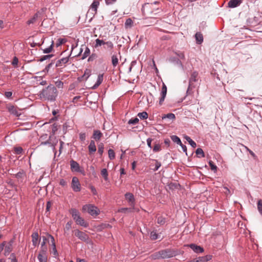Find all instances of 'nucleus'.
<instances>
[{
	"label": "nucleus",
	"mask_w": 262,
	"mask_h": 262,
	"mask_svg": "<svg viewBox=\"0 0 262 262\" xmlns=\"http://www.w3.org/2000/svg\"><path fill=\"white\" fill-rule=\"evenodd\" d=\"M99 5V2L98 0H94L91 5L89 12L90 11H93L92 13L95 14L97 13V8L98 7Z\"/></svg>",
	"instance_id": "10"
},
{
	"label": "nucleus",
	"mask_w": 262,
	"mask_h": 262,
	"mask_svg": "<svg viewBox=\"0 0 262 262\" xmlns=\"http://www.w3.org/2000/svg\"><path fill=\"white\" fill-rule=\"evenodd\" d=\"M71 187L75 192H79L81 190V185L78 179L74 177L72 178Z\"/></svg>",
	"instance_id": "7"
},
{
	"label": "nucleus",
	"mask_w": 262,
	"mask_h": 262,
	"mask_svg": "<svg viewBox=\"0 0 262 262\" xmlns=\"http://www.w3.org/2000/svg\"><path fill=\"white\" fill-rule=\"evenodd\" d=\"M47 250L48 248L47 246H41V249L39 254L47 255Z\"/></svg>",
	"instance_id": "39"
},
{
	"label": "nucleus",
	"mask_w": 262,
	"mask_h": 262,
	"mask_svg": "<svg viewBox=\"0 0 262 262\" xmlns=\"http://www.w3.org/2000/svg\"><path fill=\"white\" fill-rule=\"evenodd\" d=\"M101 174L104 177V179H105V180H107L108 173H107V171L106 169H105V168L102 169L101 171Z\"/></svg>",
	"instance_id": "37"
},
{
	"label": "nucleus",
	"mask_w": 262,
	"mask_h": 262,
	"mask_svg": "<svg viewBox=\"0 0 262 262\" xmlns=\"http://www.w3.org/2000/svg\"><path fill=\"white\" fill-rule=\"evenodd\" d=\"M51 246L52 247L53 254L55 255H57L58 254V252H57V251L56 248V245L55 244H52Z\"/></svg>",
	"instance_id": "56"
},
{
	"label": "nucleus",
	"mask_w": 262,
	"mask_h": 262,
	"mask_svg": "<svg viewBox=\"0 0 262 262\" xmlns=\"http://www.w3.org/2000/svg\"><path fill=\"white\" fill-rule=\"evenodd\" d=\"M200 262H206L210 260L212 258V256L208 255L205 256L198 257Z\"/></svg>",
	"instance_id": "24"
},
{
	"label": "nucleus",
	"mask_w": 262,
	"mask_h": 262,
	"mask_svg": "<svg viewBox=\"0 0 262 262\" xmlns=\"http://www.w3.org/2000/svg\"><path fill=\"white\" fill-rule=\"evenodd\" d=\"M154 161L155 162V168L153 169V170H154V171H156L158 170V169L160 167V166H161V164L160 162H159V161H158L156 160H155Z\"/></svg>",
	"instance_id": "46"
},
{
	"label": "nucleus",
	"mask_w": 262,
	"mask_h": 262,
	"mask_svg": "<svg viewBox=\"0 0 262 262\" xmlns=\"http://www.w3.org/2000/svg\"><path fill=\"white\" fill-rule=\"evenodd\" d=\"M12 249V242H10L8 243L7 245L5 244V247L4 248V255L5 256H8L10 253L11 252Z\"/></svg>",
	"instance_id": "14"
},
{
	"label": "nucleus",
	"mask_w": 262,
	"mask_h": 262,
	"mask_svg": "<svg viewBox=\"0 0 262 262\" xmlns=\"http://www.w3.org/2000/svg\"><path fill=\"white\" fill-rule=\"evenodd\" d=\"M108 157L111 160H113L115 158V154L114 151L113 149H110L108 151Z\"/></svg>",
	"instance_id": "40"
},
{
	"label": "nucleus",
	"mask_w": 262,
	"mask_h": 262,
	"mask_svg": "<svg viewBox=\"0 0 262 262\" xmlns=\"http://www.w3.org/2000/svg\"><path fill=\"white\" fill-rule=\"evenodd\" d=\"M104 145L103 143H100L98 145V152L100 155H102L103 152Z\"/></svg>",
	"instance_id": "42"
},
{
	"label": "nucleus",
	"mask_w": 262,
	"mask_h": 262,
	"mask_svg": "<svg viewBox=\"0 0 262 262\" xmlns=\"http://www.w3.org/2000/svg\"><path fill=\"white\" fill-rule=\"evenodd\" d=\"M157 223L160 225H163L165 223V219L163 217L160 216L157 219Z\"/></svg>",
	"instance_id": "47"
},
{
	"label": "nucleus",
	"mask_w": 262,
	"mask_h": 262,
	"mask_svg": "<svg viewBox=\"0 0 262 262\" xmlns=\"http://www.w3.org/2000/svg\"><path fill=\"white\" fill-rule=\"evenodd\" d=\"M198 73L196 72H193L191 74L189 80V85L188 89L186 91V94L187 95L190 94V91L194 88L196 86L195 83L198 80Z\"/></svg>",
	"instance_id": "4"
},
{
	"label": "nucleus",
	"mask_w": 262,
	"mask_h": 262,
	"mask_svg": "<svg viewBox=\"0 0 262 262\" xmlns=\"http://www.w3.org/2000/svg\"><path fill=\"white\" fill-rule=\"evenodd\" d=\"M139 122V119L138 118H134L130 119L128 123L129 124H136Z\"/></svg>",
	"instance_id": "44"
},
{
	"label": "nucleus",
	"mask_w": 262,
	"mask_h": 262,
	"mask_svg": "<svg viewBox=\"0 0 262 262\" xmlns=\"http://www.w3.org/2000/svg\"><path fill=\"white\" fill-rule=\"evenodd\" d=\"M138 116L141 119H145L148 117V114L146 112H143L142 113H139L138 114Z\"/></svg>",
	"instance_id": "35"
},
{
	"label": "nucleus",
	"mask_w": 262,
	"mask_h": 262,
	"mask_svg": "<svg viewBox=\"0 0 262 262\" xmlns=\"http://www.w3.org/2000/svg\"><path fill=\"white\" fill-rule=\"evenodd\" d=\"M38 16V13H36L32 18H31L30 19H29L28 21H27V24L28 25H30L31 24H33L35 21L37 19V17Z\"/></svg>",
	"instance_id": "33"
},
{
	"label": "nucleus",
	"mask_w": 262,
	"mask_h": 262,
	"mask_svg": "<svg viewBox=\"0 0 262 262\" xmlns=\"http://www.w3.org/2000/svg\"><path fill=\"white\" fill-rule=\"evenodd\" d=\"M176 54L180 59H184L185 55L183 52L178 51L176 52Z\"/></svg>",
	"instance_id": "51"
},
{
	"label": "nucleus",
	"mask_w": 262,
	"mask_h": 262,
	"mask_svg": "<svg viewBox=\"0 0 262 262\" xmlns=\"http://www.w3.org/2000/svg\"><path fill=\"white\" fill-rule=\"evenodd\" d=\"M90 54V50L89 49V48L86 47L84 52L83 54L82 55V58L83 59L85 58L89 55Z\"/></svg>",
	"instance_id": "43"
},
{
	"label": "nucleus",
	"mask_w": 262,
	"mask_h": 262,
	"mask_svg": "<svg viewBox=\"0 0 262 262\" xmlns=\"http://www.w3.org/2000/svg\"><path fill=\"white\" fill-rule=\"evenodd\" d=\"M75 235L79 239L82 241H84L86 243H89L90 242V239L88 235H87L85 233L83 232H82L79 230H76L75 231Z\"/></svg>",
	"instance_id": "8"
},
{
	"label": "nucleus",
	"mask_w": 262,
	"mask_h": 262,
	"mask_svg": "<svg viewBox=\"0 0 262 262\" xmlns=\"http://www.w3.org/2000/svg\"><path fill=\"white\" fill-rule=\"evenodd\" d=\"M189 247L193 251L198 253H202L204 251V249L202 247L193 244L190 245Z\"/></svg>",
	"instance_id": "12"
},
{
	"label": "nucleus",
	"mask_w": 262,
	"mask_h": 262,
	"mask_svg": "<svg viewBox=\"0 0 262 262\" xmlns=\"http://www.w3.org/2000/svg\"><path fill=\"white\" fill-rule=\"evenodd\" d=\"M53 55H44L42 57H41L40 59H39V61H45L48 59H49L50 58H51V57H52Z\"/></svg>",
	"instance_id": "49"
},
{
	"label": "nucleus",
	"mask_w": 262,
	"mask_h": 262,
	"mask_svg": "<svg viewBox=\"0 0 262 262\" xmlns=\"http://www.w3.org/2000/svg\"><path fill=\"white\" fill-rule=\"evenodd\" d=\"M165 96H161V97L160 98L159 102L160 105H162V104L165 100Z\"/></svg>",
	"instance_id": "59"
},
{
	"label": "nucleus",
	"mask_w": 262,
	"mask_h": 262,
	"mask_svg": "<svg viewBox=\"0 0 262 262\" xmlns=\"http://www.w3.org/2000/svg\"><path fill=\"white\" fill-rule=\"evenodd\" d=\"M47 241V237L45 236H43L42 237V242L41 244V246H46L45 245H46Z\"/></svg>",
	"instance_id": "63"
},
{
	"label": "nucleus",
	"mask_w": 262,
	"mask_h": 262,
	"mask_svg": "<svg viewBox=\"0 0 262 262\" xmlns=\"http://www.w3.org/2000/svg\"><path fill=\"white\" fill-rule=\"evenodd\" d=\"M112 63L113 67H115L118 63V58L116 55H113L111 57Z\"/></svg>",
	"instance_id": "26"
},
{
	"label": "nucleus",
	"mask_w": 262,
	"mask_h": 262,
	"mask_svg": "<svg viewBox=\"0 0 262 262\" xmlns=\"http://www.w3.org/2000/svg\"><path fill=\"white\" fill-rule=\"evenodd\" d=\"M88 148L90 154H93L96 151V147L94 140L91 141Z\"/></svg>",
	"instance_id": "18"
},
{
	"label": "nucleus",
	"mask_w": 262,
	"mask_h": 262,
	"mask_svg": "<svg viewBox=\"0 0 262 262\" xmlns=\"http://www.w3.org/2000/svg\"><path fill=\"white\" fill-rule=\"evenodd\" d=\"M71 213L72 217L77 225L84 227H87L88 226V223H87L80 216L79 212L77 209H72L71 210Z\"/></svg>",
	"instance_id": "3"
},
{
	"label": "nucleus",
	"mask_w": 262,
	"mask_h": 262,
	"mask_svg": "<svg viewBox=\"0 0 262 262\" xmlns=\"http://www.w3.org/2000/svg\"><path fill=\"white\" fill-rule=\"evenodd\" d=\"M171 139L173 142H175L179 145H181L182 142H181L180 139L177 136H176V135L171 136Z\"/></svg>",
	"instance_id": "30"
},
{
	"label": "nucleus",
	"mask_w": 262,
	"mask_h": 262,
	"mask_svg": "<svg viewBox=\"0 0 262 262\" xmlns=\"http://www.w3.org/2000/svg\"><path fill=\"white\" fill-rule=\"evenodd\" d=\"M70 166L72 171L79 172L84 174V170L81 169L79 164L75 161H70Z\"/></svg>",
	"instance_id": "9"
},
{
	"label": "nucleus",
	"mask_w": 262,
	"mask_h": 262,
	"mask_svg": "<svg viewBox=\"0 0 262 262\" xmlns=\"http://www.w3.org/2000/svg\"><path fill=\"white\" fill-rule=\"evenodd\" d=\"M32 241L33 245L34 246H37L38 245L39 242H38V237L39 235L37 232H34L32 233Z\"/></svg>",
	"instance_id": "13"
},
{
	"label": "nucleus",
	"mask_w": 262,
	"mask_h": 262,
	"mask_svg": "<svg viewBox=\"0 0 262 262\" xmlns=\"http://www.w3.org/2000/svg\"><path fill=\"white\" fill-rule=\"evenodd\" d=\"M241 3V0H230L228 2V7L230 8H235L239 6Z\"/></svg>",
	"instance_id": "17"
},
{
	"label": "nucleus",
	"mask_w": 262,
	"mask_h": 262,
	"mask_svg": "<svg viewBox=\"0 0 262 262\" xmlns=\"http://www.w3.org/2000/svg\"><path fill=\"white\" fill-rule=\"evenodd\" d=\"M97 57V55L96 54H93L92 55H91L89 59H88V61H93L94 59H95Z\"/></svg>",
	"instance_id": "58"
},
{
	"label": "nucleus",
	"mask_w": 262,
	"mask_h": 262,
	"mask_svg": "<svg viewBox=\"0 0 262 262\" xmlns=\"http://www.w3.org/2000/svg\"><path fill=\"white\" fill-rule=\"evenodd\" d=\"M184 138L189 143V144L192 146V147L195 148L196 146V144L190 138V137H189L188 136H185Z\"/></svg>",
	"instance_id": "21"
},
{
	"label": "nucleus",
	"mask_w": 262,
	"mask_h": 262,
	"mask_svg": "<svg viewBox=\"0 0 262 262\" xmlns=\"http://www.w3.org/2000/svg\"><path fill=\"white\" fill-rule=\"evenodd\" d=\"M83 211H87L91 215H97L99 214L98 208L92 205H85L83 206Z\"/></svg>",
	"instance_id": "6"
},
{
	"label": "nucleus",
	"mask_w": 262,
	"mask_h": 262,
	"mask_svg": "<svg viewBox=\"0 0 262 262\" xmlns=\"http://www.w3.org/2000/svg\"><path fill=\"white\" fill-rule=\"evenodd\" d=\"M58 95V91L55 86L50 84L39 92L38 96L43 100L51 102L55 101Z\"/></svg>",
	"instance_id": "1"
},
{
	"label": "nucleus",
	"mask_w": 262,
	"mask_h": 262,
	"mask_svg": "<svg viewBox=\"0 0 262 262\" xmlns=\"http://www.w3.org/2000/svg\"><path fill=\"white\" fill-rule=\"evenodd\" d=\"M59 184L62 186H65L67 184V182L63 179H61L60 180Z\"/></svg>",
	"instance_id": "61"
},
{
	"label": "nucleus",
	"mask_w": 262,
	"mask_h": 262,
	"mask_svg": "<svg viewBox=\"0 0 262 262\" xmlns=\"http://www.w3.org/2000/svg\"><path fill=\"white\" fill-rule=\"evenodd\" d=\"M65 39L64 38H59L58 39L57 42L56 43V47H59L63 43L65 42Z\"/></svg>",
	"instance_id": "48"
},
{
	"label": "nucleus",
	"mask_w": 262,
	"mask_h": 262,
	"mask_svg": "<svg viewBox=\"0 0 262 262\" xmlns=\"http://www.w3.org/2000/svg\"><path fill=\"white\" fill-rule=\"evenodd\" d=\"M125 199L128 201V202L129 203V205L131 206V208H122L121 211V212H125L126 211H132V210L134 208V205H135V198L134 195L129 192L126 193L125 194Z\"/></svg>",
	"instance_id": "5"
},
{
	"label": "nucleus",
	"mask_w": 262,
	"mask_h": 262,
	"mask_svg": "<svg viewBox=\"0 0 262 262\" xmlns=\"http://www.w3.org/2000/svg\"><path fill=\"white\" fill-rule=\"evenodd\" d=\"M9 259H11V262H17L15 255L14 253H12L11 254Z\"/></svg>",
	"instance_id": "52"
},
{
	"label": "nucleus",
	"mask_w": 262,
	"mask_h": 262,
	"mask_svg": "<svg viewBox=\"0 0 262 262\" xmlns=\"http://www.w3.org/2000/svg\"><path fill=\"white\" fill-rule=\"evenodd\" d=\"M257 209L259 213L262 215V200H259L257 202Z\"/></svg>",
	"instance_id": "41"
},
{
	"label": "nucleus",
	"mask_w": 262,
	"mask_h": 262,
	"mask_svg": "<svg viewBox=\"0 0 262 262\" xmlns=\"http://www.w3.org/2000/svg\"><path fill=\"white\" fill-rule=\"evenodd\" d=\"M209 165L210 168L212 170L214 171V172L216 171L217 166L215 165H214L211 161H210L209 162Z\"/></svg>",
	"instance_id": "45"
},
{
	"label": "nucleus",
	"mask_w": 262,
	"mask_h": 262,
	"mask_svg": "<svg viewBox=\"0 0 262 262\" xmlns=\"http://www.w3.org/2000/svg\"><path fill=\"white\" fill-rule=\"evenodd\" d=\"M196 155L199 158H202L205 157L204 152L203 149L201 148H198L195 151Z\"/></svg>",
	"instance_id": "29"
},
{
	"label": "nucleus",
	"mask_w": 262,
	"mask_h": 262,
	"mask_svg": "<svg viewBox=\"0 0 262 262\" xmlns=\"http://www.w3.org/2000/svg\"><path fill=\"white\" fill-rule=\"evenodd\" d=\"M246 149L249 151V152L250 153V154L253 157V158H256V156L255 155V154L250 149H249L246 146H245Z\"/></svg>",
	"instance_id": "57"
},
{
	"label": "nucleus",
	"mask_w": 262,
	"mask_h": 262,
	"mask_svg": "<svg viewBox=\"0 0 262 262\" xmlns=\"http://www.w3.org/2000/svg\"><path fill=\"white\" fill-rule=\"evenodd\" d=\"M162 119H165L166 118L169 119L170 120H173L176 118L175 115L173 113H169L166 115H165L162 117Z\"/></svg>",
	"instance_id": "31"
},
{
	"label": "nucleus",
	"mask_w": 262,
	"mask_h": 262,
	"mask_svg": "<svg viewBox=\"0 0 262 262\" xmlns=\"http://www.w3.org/2000/svg\"><path fill=\"white\" fill-rule=\"evenodd\" d=\"M53 45H54V42L53 41H52V43L51 45H50V46L48 48H47L43 50V52L44 53H50L52 49H53Z\"/></svg>",
	"instance_id": "36"
},
{
	"label": "nucleus",
	"mask_w": 262,
	"mask_h": 262,
	"mask_svg": "<svg viewBox=\"0 0 262 262\" xmlns=\"http://www.w3.org/2000/svg\"><path fill=\"white\" fill-rule=\"evenodd\" d=\"M117 0H105L106 5L113 4L116 2Z\"/></svg>",
	"instance_id": "62"
},
{
	"label": "nucleus",
	"mask_w": 262,
	"mask_h": 262,
	"mask_svg": "<svg viewBox=\"0 0 262 262\" xmlns=\"http://www.w3.org/2000/svg\"><path fill=\"white\" fill-rule=\"evenodd\" d=\"M90 189H91V191L93 194H94V195L97 194V190L94 186H91L90 187Z\"/></svg>",
	"instance_id": "64"
},
{
	"label": "nucleus",
	"mask_w": 262,
	"mask_h": 262,
	"mask_svg": "<svg viewBox=\"0 0 262 262\" xmlns=\"http://www.w3.org/2000/svg\"><path fill=\"white\" fill-rule=\"evenodd\" d=\"M47 255H43L38 254V259L39 262H47Z\"/></svg>",
	"instance_id": "27"
},
{
	"label": "nucleus",
	"mask_w": 262,
	"mask_h": 262,
	"mask_svg": "<svg viewBox=\"0 0 262 262\" xmlns=\"http://www.w3.org/2000/svg\"><path fill=\"white\" fill-rule=\"evenodd\" d=\"M106 41H104L103 40L96 39L95 40V47L98 48V47L101 46V45H105Z\"/></svg>",
	"instance_id": "25"
},
{
	"label": "nucleus",
	"mask_w": 262,
	"mask_h": 262,
	"mask_svg": "<svg viewBox=\"0 0 262 262\" xmlns=\"http://www.w3.org/2000/svg\"><path fill=\"white\" fill-rule=\"evenodd\" d=\"M102 136V133L99 130H94L92 138L96 141H99Z\"/></svg>",
	"instance_id": "16"
},
{
	"label": "nucleus",
	"mask_w": 262,
	"mask_h": 262,
	"mask_svg": "<svg viewBox=\"0 0 262 262\" xmlns=\"http://www.w3.org/2000/svg\"><path fill=\"white\" fill-rule=\"evenodd\" d=\"M18 60L16 57H14L13 59L12 64L14 66H16L18 64Z\"/></svg>",
	"instance_id": "53"
},
{
	"label": "nucleus",
	"mask_w": 262,
	"mask_h": 262,
	"mask_svg": "<svg viewBox=\"0 0 262 262\" xmlns=\"http://www.w3.org/2000/svg\"><path fill=\"white\" fill-rule=\"evenodd\" d=\"M150 237L152 240L158 239L160 237V235L156 233V232L153 231L150 233Z\"/></svg>",
	"instance_id": "32"
},
{
	"label": "nucleus",
	"mask_w": 262,
	"mask_h": 262,
	"mask_svg": "<svg viewBox=\"0 0 262 262\" xmlns=\"http://www.w3.org/2000/svg\"><path fill=\"white\" fill-rule=\"evenodd\" d=\"M133 24V21L132 19L130 18H127L124 24V26L126 29L130 28L132 27Z\"/></svg>",
	"instance_id": "23"
},
{
	"label": "nucleus",
	"mask_w": 262,
	"mask_h": 262,
	"mask_svg": "<svg viewBox=\"0 0 262 262\" xmlns=\"http://www.w3.org/2000/svg\"><path fill=\"white\" fill-rule=\"evenodd\" d=\"M69 60V58L68 57L62 58L57 61V62L56 63V67H61V66L64 65L66 63H67L68 62Z\"/></svg>",
	"instance_id": "15"
},
{
	"label": "nucleus",
	"mask_w": 262,
	"mask_h": 262,
	"mask_svg": "<svg viewBox=\"0 0 262 262\" xmlns=\"http://www.w3.org/2000/svg\"><path fill=\"white\" fill-rule=\"evenodd\" d=\"M85 134L83 133H81L79 134V139L81 141H84L85 139Z\"/></svg>",
	"instance_id": "55"
},
{
	"label": "nucleus",
	"mask_w": 262,
	"mask_h": 262,
	"mask_svg": "<svg viewBox=\"0 0 262 262\" xmlns=\"http://www.w3.org/2000/svg\"><path fill=\"white\" fill-rule=\"evenodd\" d=\"M55 84H56V86L59 89H62L63 86V83L60 80H58V81H56Z\"/></svg>",
	"instance_id": "50"
},
{
	"label": "nucleus",
	"mask_w": 262,
	"mask_h": 262,
	"mask_svg": "<svg viewBox=\"0 0 262 262\" xmlns=\"http://www.w3.org/2000/svg\"><path fill=\"white\" fill-rule=\"evenodd\" d=\"M196 43L201 44L203 41V35L200 32H197L195 35Z\"/></svg>",
	"instance_id": "20"
},
{
	"label": "nucleus",
	"mask_w": 262,
	"mask_h": 262,
	"mask_svg": "<svg viewBox=\"0 0 262 262\" xmlns=\"http://www.w3.org/2000/svg\"><path fill=\"white\" fill-rule=\"evenodd\" d=\"M25 176V173L23 170L17 172L15 177L18 180H22Z\"/></svg>",
	"instance_id": "28"
},
{
	"label": "nucleus",
	"mask_w": 262,
	"mask_h": 262,
	"mask_svg": "<svg viewBox=\"0 0 262 262\" xmlns=\"http://www.w3.org/2000/svg\"><path fill=\"white\" fill-rule=\"evenodd\" d=\"M178 254L177 252L172 249H166L158 251L152 255L155 259H165L172 257Z\"/></svg>",
	"instance_id": "2"
},
{
	"label": "nucleus",
	"mask_w": 262,
	"mask_h": 262,
	"mask_svg": "<svg viewBox=\"0 0 262 262\" xmlns=\"http://www.w3.org/2000/svg\"><path fill=\"white\" fill-rule=\"evenodd\" d=\"M160 149H161V146L159 144H156L154 146V148H153V150L156 152L160 151Z\"/></svg>",
	"instance_id": "54"
},
{
	"label": "nucleus",
	"mask_w": 262,
	"mask_h": 262,
	"mask_svg": "<svg viewBox=\"0 0 262 262\" xmlns=\"http://www.w3.org/2000/svg\"><path fill=\"white\" fill-rule=\"evenodd\" d=\"M114 48V45L111 41H106L105 45L104 46V49L109 51L112 50Z\"/></svg>",
	"instance_id": "22"
},
{
	"label": "nucleus",
	"mask_w": 262,
	"mask_h": 262,
	"mask_svg": "<svg viewBox=\"0 0 262 262\" xmlns=\"http://www.w3.org/2000/svg\"><path fill=\"white\" fill-rule=\"evenodd\" d=\"M57 142V140L54 136H50L49 139L47 141V142H48L47 145L53 147V150L55 149V146L56 145Z\"/></svg>",
	"instance_id": "11"
},
{
	"label": "nucleus",
	"mask_w": 262,
	"mask_h": 262,
	"mask_svg": "<svg viewBox=\"0 0 262 262\" xmlns=\"http://www.w3.org/2000/svg\"><path fill=\"white\" fill-rule=\"evenodd\" d=\"M15 152H16V154H19L21 153V152L23 151V149L20 147H18L15 148Z\"/></svg>",
	"instance_id": "60"
},
{
	"label": "nucleus",
	"mask_w": 262,
	"mask_h": 262,
	"mask_svg": "<svg viewBox=\"0 0 262 262\" xmlns=\"http://www.w3.org/2000/svg\"><path fill=\"white\" fill-rule=\"evenodd\" d=\"M8 109H9V111L11 114H14L17 116H18V112L14 106H11L9 107Z\"/></svg>",
	"instance_id": "34"
},
{
	"label": "nucleus",
	"mask_w": 262,
	"mask_h": 262,
	"mask_svg": "<svg viewBox=\"0 0 262 262\" xmlns=\"http://www.w3.org/2000/svg\"><path fill=\"white\" fill-rule=\"evenodd\" d=\"M166 94H167V87L165 85V84L164 83H163L162 87L161 96H164L166 97Z\"/></svg>",
	"instance_id": "38"
},
{
	"label": "nucleus",
	"mask_w": 262,
	"mask_h": 262,
	"mask_svg": "<svg viewBox=\"0 0 262 262\" xmlns=\"http://www.w3.org/2000/svg\"><path fill=\"white\" fill-rule=\"evenodd\" d=\"M103 79V75L99 74L98 76L97 80L95 84L93 85V89H96L102 83Z\"/></svg>",
	"instance_id": "19"
}]
</instances>
